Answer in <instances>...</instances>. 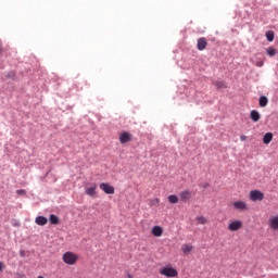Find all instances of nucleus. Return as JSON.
I'll list each match as a JSON object with an SVG mask.
<instances>
[{
	"label": "nucleus",
	"mask_w": 278,
	"mask_h": 278,
	"mask_svg": "<svg viewBox=\"0 0 278 278\" xmlns=\"http://www.w3.org/2000/svg\"><path fill=\"white\" fill-rule=\"evenodd\" d=\"M62 260L68 266H75V264H77V260H79V256L73 252H65Z\"/></svg>",
	"instance_id": "obj_1"
},
{
	"label": "nucleus",
	"mask_w": 278,
	"mask_h": 278,
	"mask_svg": "<svg viewBox=\"0 0 278 278\" xmlns=\"http://www.w3.org/2000/svg\"><path fill=\"white\" fill-rule=\"evenodd\" d=\"M160 275L173 278L178 277L179 273L177 271V269L173 267H163L162 269H160Z\"/></svg>",
	"instance_id": "obj_2"
},
{
	"label": "nucleus",
	"mask_w": 278,
	"mask_h": 278,
	"mask_svg": "<svg viewBox=\"0 0 278 278\" xmlns=\"http://www.w3.org/2000/svg\"><path fill=\"white\" fill-rule=\"evenodd\" d=\"M250 201H253L254 203L257 201H264V192L260 190H252L249 194Z\"/></svg>",
	"instance_id": "obj_3"
},
{
	"label": "nucleus",
	"mask_w": 278,
	"mask_h": 278,
	"mask_svg": "<svg viewBox=\"0 0 278 278\" xmlns=\"http://www.w3.org/2000/svg\"><path fill=\"white\" fill-rule=\"evenodd\" d=\"M233 210H237L238 212H248L249 210V204L244 201H235L232 203Z\"/></svg>",
	"instance_id": "obj_4"
},
{
	"label": "nucleus",
	"mask_w": 278,
	"mask_h": 278,
	"mask_svg": "<svg viewBox=\"0 0 278 278\" xmlns=\"http://www.w3.org/2000/svg\"><path fill=\"white\" fill-rule=\"evenodd\" d=\"M100 190H102V192L105 194H114L115 192L114 187L108 182L100 184Z\"/></svg>",
	"instance_id": "obj_5"
},
{
	"label": "nucleus",
	"mask_w": 278,
	"mask_h": 278,
	"mask_svg": "<svg viewBox=\"0 0 278 278\" xmlns=\"http://www.w3.org/2000/svg\"><path fill=\"white\" fill-rule=\"evenodd\" d=\"M197 49L198 51H205L207 49V39L205 37L198 39Z\"/></svg>",
	"instance_id": "obj_6"
},
{
	"label": "nucleus",
	"mask_w": 278,
	"mask_h": 278,
	"mask_svg": "<svg viewBox=\"0 0 278 278\" xmlns=\"http://www.w3.org/2000/svg\"><path fill=\"white\" fill-rule=\"evenodd\" d=\"M242 227V220H233L228 225L229 231H240Z\"/></svg>",
	"instance_id": "obj_7"
},
{
	"label": "nucleus",
	"mask_w": 278,
	"mask_h": 278,
	"mask_svg": "<svg viewBox=\"0 0 278 278\" xmlns=\"http://www.w3.org/2000/svg\"><path fill=\"white\" fill-rule=\"evenodd\" d=\"M119 142L121 144H126V142H131V134H129L128 131H123L119 135Z\"/></svg>",
	"instance_id": "obj_8"
},
{
	"label": "nucleus",
	"mask_w": 278,
	"mask_h": 278,
	"mask_svg": "<svg viewBox=\"0 0 278 278\" xmlns=\"http://www.w3.org/2000/svg\"><path fill=\"white\" fill-rule=\"evenodd\" d=\"M85 193L87 197H94L97 194V184H92L90 187H87L85 189Z\"/></svg>",
	"instance_id": "obj_9"
},
{
	"label": "nucleus",
	"mask_w": 278,
	"mask_h": 278,
	"mask_svg": "<svg viewBox=\"0 0 278 278\" xmlns=\"http://www.w3.org/2000/svg\"><path fill=\"white\" fill-rule=\"evenodd\" d=\"M36 225H39L40 227H45L49 223V219L45 216H37L35 219Z\"/></svg>",
	"instance_id": "obj_10"
},
{
	"label": "nucleus",
	"mask_w": 278,
	"mask_h": 278,
	"mask_svg": "<svg viewBox=\"0 0 278 278\" xmlns=\"http://www.w3.org/2000/svg\"><path fill=\"white\" fill-rule=\"evenodd\" d=\"M181 201H190V199L192 198V192H190L189 190H185L182 192H180L179 194Z\"/></svg>",
	"instance_id": "obj_11"
},
{
	"label": "nucleus",
	"mask_w": 278,
	"mask_h": 278,
	"mask_svg": "<svg viewBox=\"0 0 278 278\" xmlns=\"http://www.w3.org/2000/svg\"><path fill=\"white\" fill-rule=\"evenodd\" d=\"M269 227L275 231H278V216H274L269 219Z\"/></svg>",
	"instance_id": "obj_12"
},
{
	"label": "nucleus",
	"mask_w": 278,
	"mask_h": 278,
	"mask_svg": "<svg viewBox=\"0 0 278 278\" xmlns=\"http://www.w3.org/2000/svg\"><path fill=\"white\" fill-rule=\"evenodd\" d=\"M250 118L254 122L257 123L260 121V118H262V116L260 115V112L253 110L250 113Z\"/></svg>",
	"instance_id": "obj_13"
},
{
	"label": "nucleus",
	"mask_w": 278,
	"mask_h": 278,
	"mask_svg": "<svg viewBox=\"0 0 278 278\" xmlns=\"http://www.w3.org/2000/svg\"><path fill=\"white\" fill-rule=\"evenodd\" d=\"M264 144H270L273 142V132H266L263 137Z\"/></svg>",
	"instance_id": "obj_14"
},
{
	"label": "nucleus",
	"mask_w": 278,
	"mask_h": 278,
	"mask_svg": "<svg viewBox=\"0 0 278 278\" xmlns=\"http://www.w3.org/2000/svg\"><path fill=\"white\" fill-rule=\"evenodd\" d=\"M162 233H163L162 227L154 226L152 228V235H154L156 238H160V236H162Z\"/></svg>",
	"instance_id": "obj_15"
},
{
	"label": "nucleus",
	"mask_w": 278,
	"mask_h": 278,
	"mask_svg": "<svg viewBox=\"0 0 278 278\" xmlns=\"http://www.w3.org/2000/svg\"><path fill=\"white\" fill-rule=\"evenodd\" d=\"M266 53L269 58H275L277 55V49L269 47L266 49Z\"/></svg>",
	"instance_id": "obj_16"
},
{
	"label": "nucleus",
	"mask_w": 278,
	"mask_h": 278,
	"mask_svg": "<svg viewBox=\"0 0 278 278\" xmlns=\"http://www.w3.org/2000/svg\"><path fill=\"white\" fill-rule=\"evenodd\" d=\"M258 103L261 108H266L268 105V98L266 96L261 97Z\"/></svg>",
	"instance_id": "obj_17"
},
{
	"label": "nucleus",
	"mask_w": 278,
	"mask_h": 278,
	"mask_svg": "<svg viewBox=\"0 0 278 278\" xmlns=\"http://www.w3.org/2000/svg\"><path fill=\"white\" fill-rule=\"evenodd\" d=\"M168 202L172 203L173 205L179 203V198L175 194L168 195Z\"/></svg>",
	"instance_id": "obj_18"
},
{
	"label": "nucleus",
	"mask_w": 278,
	"mask_h": 278,
	"mask_svg": "<svg viewBox=\"0 0 278 278\" xmlns=\"http://www.w3.org/2000/svg\"><path fill=\"white\" fill-rule=\"evenodd\" d=\"M192 245H190V244H184L182 247H181V251H182V253H185V255H188V253H190L191 251H192Z\"/></svg>",
	"instance_id": "obj_19"
},
{
	"label": "nucleus",
	"mask_w": 278,
	"mask_h": 278,
	"mask_svg": "<svg viewBox=\"0 0 278 278\" xmlns=\"http://www.w3.org/2000/svg\"><path fill=\"white\" fill-rule=\"evenodd\" d=\"M50 223L51 225H60V217L56 215L51 214L50 215Z\"/></svg>",
	"instance_id": "obj_20"
},
{
	"label": "nucleus",
	"mask_w": 278,
	"mask_h": 278,
	"mask_svg": "<svg viewBox=\"0 0 278 278\" xmlns=\"http://www.w3.org/2000/svg\"><path fill=\"white\" fill-rule=\"evenodd\" d=\"M266 39L268 40V42H273V40H275V33L273 30L267 31Z\"/></svg>",
	"instance_id": "obj_21"
},
{
	"label": "nucleus",
	"mask_w": 278,
	"mask_h": 278,
	"mask_svg": "<svg viewBox=\"0 0 278 278\" xmlns=\"http://www.w3.org/2000/svg\"><path fill=\"white\" fill-rule=\"evenodd\" d=\"M197 222L199 223V225H206L207 218H205L204 216H199L197 217Z\"/></svg>",
	"instance_id": "obj_22"
},
{
	"label": "nucleus",
	"mask_w": 278,
	"mask_h": 278,
	"mask_svg": "<svg viewBox=\"0 0 278 278\" xmlns=\"http://www.w3.org/2000/svg\"><path fill=\"white\" fill-rule=\"evenodd\" d=\"M215 86H216L217 90H220V88H227V86L225 85V81H223V80L216 81Z\"/></svg>",
	"instance_id": "obj_23"
},
{
	"label": "nucleus",
	"mask_w": 278,
	"mask_h": 278,
	"mask_svg": "<svg viewBox=\"0 0 278 278\" xmlns=\"http://www.w3.org/2000/svg\"><path fill=\"white\" fill-rule=\"evenodd\" d=\"M16 194H18L20 197H25L27 194V191H25V189H18L16 190Z\"/></svg>",
	"instance_id": "obj_24"
},
{
	"label": "nucleus",
	"mask_w": 278,
	"mask_h": 278,
	"mask_svg": "<svg viewBox=\"0 0 278 278\" xmlns=\"http://www.w3.org/2000/svg\"><path fill=\"white\" fill-rule=\"evenodd\" d=\"M256 66H258V68H262V66H264V62L263 61H257L255 63Z\"/></svg>",
	"instance_id": "obj_25"
},
{
	"label": "nucleus",
	"mask_w": 278,
	"mask_h": 278,
	"mask_svg": "<svg viewBox=\"0 0 278 278\" xmlns=\"http://www.w3.org/2000/svg\"><path fill=\"white\" fill-rule=\"evenodd\" d=\"M20 255H21L22 257H25V255H26L25 250H21V251H20Z\"/></svg>",
	"instance_id": "obj_26"
},
{
	"label": "nucleus",
	"mask_w": 278,
	"mask_h": 278,
	"mask_svg": "<svg viewBox=\"0 0 278 278\" xmlns=\"http://www.w3.org/2000/svg\"><path fill=\"white\" fill-rule=\"evenodd\" d=\"M240 140H241L242 142H244V140H247V136H245V135H241V136H240Z\"/></svg>",
	"instance_id": "obj_27"
},
{
	"label": "nucleus",
	"mask_w": 278,
	"mask_h": 278,
	"mask_svg": "<svg viewBox=\"0 0 278 278\" xmlns=\"http://www.w3.org/2000/svg\"><path fill=\"white\" fill-rule=\"evenodd\" d=\"M3 268H5V265L3 264V262H0V273L1 270H3Z\"/></svg>",
	"instance_id": "obj_28"
},
{
	"label": "nucleus",
	"mask_w": 278,
	"mask_h": 278,
	"mask_svg": "<svg viewBox=\"0 0 278 278\" xmlns=\"http://www.w3.org/2000/svg\"><path fill=\"white\" fill-rule=\"evenodd\" d=\"M154 202L160 203V199H157V198L154 199Z\"/></svg>",
	"instance_id": "obj_29"
},
{
	"label": "nucleus",
	"mask_w": 278,
	"mask_h": 278,
	"mask_svg": "<svg viewBox=\"0 0 278 278\" xmlns=\"http://www.w3.org/2000/svg\"><path fill=\"white\" fill-rule=\"evenodd\" d=\"M15 76H16V74L12 73L11 77H15Z\"/></svg>",
	"instance_id": "obj_30"
},
{
	"label": "nucleus",
	"mask_w": 278,
	"mask_h": 278,
	"mask_svg": "<svg viewBox=\"0 0 278 278\" xmlns=\"http://www.w3.org/2000/svg\"><path fill=\"white\" fill-rule=\"evenodd\" d=\"M37 278H45V277H42V276H39V277H37Z\"/></svg>",
	"instance_id": "obj_31"
}]
</instances>
